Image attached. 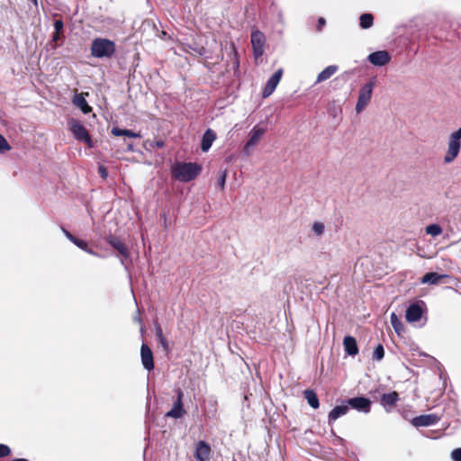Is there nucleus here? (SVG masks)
<instances>
[{
  "mask_svg": "<svg viewBox=\"0 0 461 461\" xmlns=\"http://www.w3.org/2000/svg\"><path fill=\"white\" fill-rule=\"evenodd\" d=\"M128 149H129L130 150H132V149H133L132 145H129V146H128Z\"/></svg>",
  "mask_w": 461,
  "mask_h": 461,
  "instance_id": "nucleus-45",
  "label": "nucleus"
},
{
  "mask_svg": "<svg viewBox=\"0 0 461 461\" xmlns=\"http://www.w3.org/2000/svg\"><path fill=\"white\" fill-rule=\"evenodd\" d=\"M11 146L5 139L3 135L0 134V154L9 151L11 149Z\"/></svg>",
  "mask_w": 461,
  "mask_h": 461,
  "instance_id": "nucleus-31",
  "label": "nucleus"
},
{
  "mask_svg": "<svg viewBox=\"0 0 461 461\" xmlns=\"http://www.w3.org/2000/svg\"><path fill=\"white\" fill-rule=\"evenodd\" d=\"M68 125L77 140L84 141L91 146L90 136L85 126L79 121L72 119L68 122Z\"/></svg>",
  "mask_w": 461,
  "mask_h": 461,
  "instance_id": "nucleus-6",
  "label": "nucleus"
},
{
  "mask_svg": "<svg viewBox=\"0 0 461 461\" xmlns=\"http://www.w3.org/2000/svg\"><path fill=\"white\" fill-rule=\"evenodd\" d=\"M74 244L78 247L79 249H83V250H87V243L82 240H79L77 238V240L74 241Z\"/></svg>",
  "mask_w": 461,
  "mask_h": 461,
  "instance_id": "nucleus-36",
  "label": "nucleus"
},
{
  "mask_svg": "<svg viewBox=\"0 0 461 461\" xmlns=\"http://www.w3.org/2000/svg\"><path fill=\"white\" fill-rule=\"evenodd\" d=\"M461 150V127L452 131L447 141V149L443 158L445 164H451L458 157Z\"/></svg>",
  "mask_w": 461,
  "mask_h": 461,
  "instance_id": "nucleus-2",
  "label": "nucleus"
},
{
  "mask_svg": "<svg viewBox=\"0 0 461 461\" xmlns=\"http://www.w3.org/2000/svg\"><path fill=\"white\" fill-rule=\"evenodd\" d=\"M265 41V35L261 32L255 31L251 33V44L256 59H258L263 55Z\"/></svg>",
  "mask_w": 461,
  "mask_h": 461,
  "instance_id": "nucleus-7",
  "label": "nucleus"
},
{
  "mask_svg": "<svg viewBox=\"0 0 461 461\" xmlns=\"http://www.w3.org/2000/svg\"><path fill=\"white\" fill-rule=\"evenodd\" d=\"M367 60L375 67H383L391 60V56L386 50H377L367 56Z\"/></svg>",
  "mask_w": 461,
  "mask_h": 461,
  "instance_id": "nucleus-10",
  "label": "nucleus"
},
{
  "mask_svg": "<svg viewBox=\"0 0 461 461\" xmlns=\"http://www.w3.org/2000/svg\"><path fill=\"white\" fill-rule=\"evenodd\" d=\"M426 233L437 237L442 233V228L438 224H430L426 227Z\"/></svg>",
  "mask_w": 461,
  "mask_h": 461,
  "instance_id": "nucleus-28",
  "label": "nucleus"
},
{
  "mask_svg": "<svg viewBox=\"0 0 461 461\" xmlns=\"http://www.w3.org/2000/svg\"><path fill=\"white\" fill-rule=\"evenodd\" d=\"M343 345L347 354L356 356L358 353V348L356 339L351 336H346L343 339Z\"/></svg>",
  "mask_w": 461,
  "mask_h": 461,
  "instance_id": "nucleus-19",
  "label": "nucleus"
},
{
  "mask_svg": "<svg viewBox=\"0 0 461 461\" xmlns=\"http://www.w3.org/2000/svg\"><path fill=\"white\" fill-rule=\"evenodd\" d=\"M451 458L454 461H461V448H456L451 452Z\"/></svg>",
  "mask_w": 461,
  "mask_h": 461,
  "instance_id": "nucleus-35",
  "label": "nucleus"
},
{
  "mask_svg": "<svg viewBox=\"0 0 461 461\" xmlns=\"http://www.w3.org/2000/svg\"><path fill=\"white\" fill-rule=\"evenodd\" d=\"M390 321L393 328L394 329L395 332L398 335H400L404 330L403 324L402 323L400 318L396 315V313H391Z\"/></svg>",
  "mask_w": 461,
  "mask_h": 461,
  "instance_id": "nucleus-26",
  "label": "nucleus"
},
{
  "mask_svg": "<svg viewBox=\"0 0 461 461\" xmlns=\"http://www.w3.org/2000/svg\"><path fill=\"white\" fill-rule=\"evenodd\" d=\"M447 275H439L435 272H429L423 276L421 278V284H429V285H437L443 278H446Z\"/></svg>",
  "mask_w": 461,
  "mask_h": 461,
  "instance_id": "nucleus-21",
  "label": "nucleus"
},
{
  "mask_svg": "<svg viewBox=\"0 0 461 461\" xmlns=\"http://www.w3.org/2000/svg\"><path fill=\"white\" fill-rule=\"evenodd\" d=\"M165 145L163 140H146L144 143V147L148 149L149 147L150 149H160L163 148Z\"/></svg>",
  "mask_w": 461,
  "mask_h": 461,
  "instance_id": "nucleus-29",
  "label": "nucleus"
},
{
  "mask_svg": "<svg viewBox=\"0 0 461 461\" xmlns=\"http://www.w3.org/2000/svg\"><path fill=\"white\" fill-rule=\"evenodd\" d=\"M161 337H164L163 333H162V330L160 327H157L156 328V338L158 340V339H160Z\"/></svg>",
  "mask_w": 461,
  "mask_h": 461,
  "instance_id": "nucleus-41",
  "label": "nucleus"
},
{
  "mask_svg": "<svg viewBox=\"0 0 461 461\" xmlns=\"http://www.w3.org/2000/svg\"><path fill=\"white\" fill-rule=\"evenodd\" d=\"M140 358L143 367L151 371L154 369V360L151 349L147 344H142L140 348Z\"/></svg>",
  "mask_w": 461,
  "mask_h": 461,
  "instance_id": "nucleus-13",
  "label": "nucleus"
},
{
  "mask_svg": "<svg viewBox=\"0 0 461 461\" xmlns=\"http://www.w3.org/2000/svg\"><path fill=\"white\" fill-rule=\"evenodd\" d=\"M227 170H224L218 178V185L222 190L225 187Z\"/></svg>",
  "mask_w": 461,
  "mask_h": 461,
  "instance_id": "nucleus-33",
  "label": "nucleus"
},
{
  "mask_svg": "<svg viewBox=\"0 0 461 461\" xmlns=\"http://www.w3.org/2000/svg\"><path fill=\"white\" fill-rule=\"evenodd\" d=\"M11 449L8 446L0 444V458L9 456Z\"/></svg>",
  "mask_w": 461,
  "mask_h": 461,
  "instance_id": "nucleus-34",
  "label": "nucleus"
},
{
  "mask_svg": "<svg viewBox=\"0 0 461 461\" xmlns=\"http://www.w3.org/2000/svg\"><path fill=\"white\" fill-rule=\"evenodd\" d=\"M63 22L61 20H56L54 23V28L57 33H59V32L63 29Z\"/></svg>",
  "mask_w": 461,
  "mask_h": 461,
  "instance_id": "nucleus-37",
  "label": "nucleus"
},
{
  "mask_svg": "<svg viewBox=\"0 0 461 461\" xmlns=\"http://www.w3.org/2000/svg\"><path fill=\"white\" fill-rule=\"evenodd\" d=\"M166 34V32H162V36H165Z\"/></svg>",
  "mask_w": 461,
  "mask_h": 461,
  "instance_id": "nucleus-46",
  "label": "nucleus"
},
{
  "mask_svg": "<svg viewBox=\"0 0 461 461\" xmlns=\"http://www.w3.org/2000/svg\"><path fill=\"white\" fill-rule=\"evenodd\" d=\"M201 169L196 163H176L172 167V175L181 182H189L199 175Z\"/></svg>",
  "mask_w": 461,
  "mask_h": 461,
  "instance_id": "nucleus-1",
  "label": "nucleus"
},
{
  "mask_svg": "<svg viewBox=\"0 0 461 461\" xmlns=\"http://www.w3.org/2000/svg\"><path fill=\"white\" fill-rule=\"evenodd\" d=\"M398 401V393L392 392L382 396L381 402L384 406H393Z\"/></svg>",
  "mask_w": 461,
  "mask_h": 461,
  "instance_id": "nucleus-24",
  "label": "nucleus"
},
{
  "mask_svg": "<svg viewBox=\"0 0 461 461\" xmlns=\"http://www.w3.org/2000/svg\"><path fill=\"white\" fill-rule=\"evenodd\" d=\"M348 404L353 409L365 413L369 412L371 402L369 399L365 397H355L348 401Z\"/></svg>",
  "mask_w": 461,
  "mask_h": 461,
  "instance_id": "nucleus-15",
  "label": "nucleus"
},
{
  "mask_svg": "<svg viewBox=\"0 0 461 461\" xmlns=\"http://www.w3.org/2000/svg\"><path fill=\"white\" fill-rule=\"evenodd\" d=\"M304 397L311 407H312L313 409H317L319 407V399L312 390H305Z\"/></svg>",
  "mask_w": 461,
  "mask_h": 461,
  "instance_id": "nucleus-25",
  "label": "nucleus"
},
{
  "mask_svg": "<svg viewBox=\"0 0 461 461\" xmlns=\"http://www.w3.org/2000/svg\"><path fill=\"white\" fill-rule=\"evenodd\" d=\"M325 23H326V22H325V19H324V18H322V17L319 18V20H318V26H319V29H321L322 26H324Z\"/></svg>",
  "mask_w": 461,
  "mask_h": 461,
  "instance_id": "nucleus-42",
  "label": "nucleus"
},
{
  "mask_svg": "<svg viewBox=\"0 0 461 461\" xmlns=\"http://www.w3.org/2000/svg\"><path fill=\"white\" fill-rule=\"evenodd\" d=\"M312 230L317 236H321L324 233L325 226L322 222L315 221L312 224Z\"/></svg>",
  "mask_w": 461,
  "mask_h": 461,
  "instance_id": "nucleus-30",
  "label": "nucleus"
},
{
  "mask_svg": "<svg viewBox=\"0 0 461 461\" xmlns=\"http://www.w3.org/2000/svg\"><path fill=\"white\" fill-rule=\"evenodd\" d=\"M266 132V129L259 127L258 125L254 126L249 131V139L243 147V153L246 156L250 155L253 148L258 144L259 140L263 137Z\"/></svg>",
  "mask_w": 461,
  "mask_h": 461,
  "instance_id": "nucleus-5",
  "label": "nucleus"
},
{
  "mask_svg": "<svg viewBox=\"0 0 461 461\" xmlns=\"http://www.w3.org/2000/svg\"><path fill=\"white\" fill-rule=\"evenodd\" d=\"M115 52V44L113 41L104 38H96L91 46V54L95 58H111Z\"/></svg>",
  "mask_w": 461,
  "mask_h": 461,
  "instance_id": "nucleus-3",
  "label": "nucleus"
},
{
  "mask_svg": "<svg viewBox=\"0 0 461 461\" xmlns=\"http://www.w3.org/2000/svg\"><path fill=\"white\" fill-rule=\"evenodd\" d=\"M282 75H283V69L279 68L268 79V81H267V85H266V86H265V88L263 90V93H262L263 97L267 98V97H268L269 95H272V93L275 91V89L276 88L277 85L279 84L280 79L282 77Z\"/></svg>",
  "mask_w": 461,
  "mask_h": 461,
  "instance_id": "nucleus-12",
  "label": "nucleus"
},
{
  "mask_svg": "<svg viewBox=\"0 0 461 461\" xmlns=\"http://www.w3.org/2000/svg\"><path fill=\"white\" fill-rule=\"evenodd\" d=\"M211 456V447L204 441H199L196 445L194 456L197 461H208Z\"/></svg>",
  "mask_w": 461,
  "mask_h": 461,
  "instance_id": "nucleus-16",
  "label": "nucleus"
},
{
  "mask_svg": "<svg viewBox=\"0 0 461 461\" xmlns=\"http://www.w3.org/2000/svg\"><path fill=\"white\" fill-rule=\"evenodd\" d=\"M215 139H216L215 132L212 130L208 129L203 136L202 144H201L202 150L204 152L208 151L209 149L212 147V144Z\"/></svg>",
  "mask_w": 461,
  "mask_h": 461,
  "instance_id": "nucleus-20",
  "label": "nucleus"
},
{
  "mask_svg": "<svg viewBox=\"0 0 461 461\" xmlns=\"http://www.w3.org/2000/svg\"><path fill=\"white\" fill-rule=\"evenodd\" d=\"M105 240L123 258L127 259L130 258V250L121 238L114 235H108Z\"/></svg>",
  "mask_w": 461,
  "mask_h": 461,
  "instance_id": "nucleus-8",
  "label": "nucleus"
},
{
  "mask_svg": "<svg viewBox=\"0 0 461 461\" xmlns=\"http://www.w3.org/2000/svg\"><path fill=\"white\" fill-rule=\"evenodd\" d=\"M438 418L435 414H424V415H420V416L413 418L411 420V423L414 427L419 428V427H428V426L434 425L438 422Z\"/></svg>",
  "mask_w": 461,
  "mask_h": 461,
  "instance_id": "nucleus-14",
  "label": "nucleus"
},
{
  "mask_svg": "<svg viewBox=\"0 0 461 461\" xmlns=\"http://www.w3.org/2000/svg\"><path fill=\"white\" fill-rule=\"evenodd\" d=\"M384 350L382 345H378L373 354V357L376 360H381L384 357Z\"/></svg>",
  "mask_w": 461,
  "mask_h": 461,
  "instance_id": "nucleus-32",
  "label": "nucleus"
},
{
  "mask_svg": "<svg viewBox=\"0 0 461 461\" xmlns=\"http://www.w3.org/2000/svg\"><path fill=\"white\" fill-rule=\"evenodd\" d=\"M176 393L177 398H176V402H174L172 409L166 413V417L179 419L185 413V410L183 408V402H182L184 393L181 391V389H179V388L176 389Z\"/></svg>",
  "mask_w": 461,
  "mask_h": 461,
  "instance_id": "nucleus-9",
  "label": "nucleus"
},
{
  "mask_svg": "<svg viewBox=\"0 0 461 461\" xmlns=\"http://www.w3.org/2000/svg\"><path fill=\"white\" fill-rule=\"evenodd\" d=\"M158 341L165 351H168V344L164 337H161L160 339H158Z\"/></svg>",
  "mask_w": 461,
  "mask_h": 461,
  "instance_id": "nucleus-38",
  "label": "nucleus"
},
{
  "mask_svg": "<svg viewBox=\"0 0 461 461\" xmlns=\"http://www.w3.org/2000/svg\"><path fill=\"white\" fill-rule=\"evenodd\" d=\"M112 134L114 136H126L129 138H140L141 135L139 132L132 131L131 130H122L117 127L112 129Z\"/></svg>",
  "mask_w": 461,
  "mask_h": 461,
  "instance_id": "nucleus-23",
  "label": "nucleus"
},
{
  "mask_svg": "<svg viewBox=\"0 0 461 461\" xmlns=\"http://www.w3.org/2000/svg\"><path fill=\"white\" fill-rule=\"evenodd\" d=\"M54 41H57L59 39V33L56 32V34L53 37Z\"/></svg>",
  "mask_w": 461,
  "mask_h": 461,
  "instance_id": "nucleus-44",
  "label": "nucleus"
},
{
  "mask_svg": "<svg viewBox=\"0 0 461 461\" xmlns=\"http://www.w3.org/2000/svg\"><path fill=\"white\" fill-rule=\"evenodd\" d=\"M86 252H87L88 254L93 255V256H98L97 253H95L94 250L90 249L88 247H87V250H86Z\"/></svg>",
  "mask_w": 461,
  "mask_h": 461,
  "instance_id": "nucleus-43",
  "label": "nucleus"
},
{
  "mask_svg": "<svg viewBox=\"0 0 461 461\" xmlns=\"http://www.w3.org/2000/svg\"><path fill=\"white\" fill-rule=\"evenodd\" d=\"M62 231L64 235L67 237L68 240H69L72 243L77 240L75 236H73L69 231H68L66 229H62Z\"/></svg>",
  "mask_w": 461,
  "mask_h": 461,
  "instance_id": "nucleus-39",
  "label": "nucleus"
},
{
  "mask_svg": "<svg viewBox=\"0 0 461 461\" xmlns=\"http://www.w3.org/2000/svg\"><path fill=\"white\" fill-rule=\"evenodd\" d=\"M374 87L375 82L369 81L359 89L358 98L356 104V112L357 113H360L369 104Z\"/></svg>",
  "mask_w": 461,
  "mask_h": 461,
  "instance_id": "nucleus-4",
  "label": "nucleus"
},
{
  "mask_svg": "<svg viewBox=\"0 0 461 461\" xmlns=\"http://www.w3.org/2000/svg\"><path fill=\"white\" fill-rule=\"evenodd\" d=\"M359 20L361 28L368 29L373 25L374 17L371 14H363Z\"/></svg>",
  "mask_w": 461,
  "mask_h": 461,
  "instance_id": "nucleus-27",
  "label": "nucleus"
},
{
  "mask_svg": "<svg viewBox=\"0 0 461 461\" xmlns=\"http://www.w3.org/2000/svg\"><path fill=\"white\" fill-rule=\"evenodd\" d=\"M86 95H88V93L76 94L72 102L77 107L80 108L84 113H88L92 109L86 100Z\"/></svg>",
  "mask_w": 461,
  "mask_h": 461,
  "instance_id": "nucleus-17",
  "label": "nucleus"
},
{
  "mask_svg": "<svg viewBox=\"0 0 461 461\" xmlns=\"http://www.w3.org/2000/svg\"><path fill=\"white\" fill-rule=\"evenodd\" d=\"M421 304H423L422 302L420 303H411L406 310L405 318L408 322H416L421 319L423 310L421 307Z\"/></svg>",
  "mask_w": 461,
  "mask_h": 461,
  "instance_id": "nucleus-11",
  "label": "nucleus"
},
{
  "mask_svg": "<svg viewBox=\"0 0 461 461\" xmlns=\"http://www.w3.org/2000/svg\"><path fill=\"white\" fill-rule=\"evenodd\" d=\"M99 173L103 178L107 177V171L104 166L99 167Z\"/></svg>",
  "mask_w": 461,
  "mask_h": 461,
  "instance_id": "nucleus-40",
  "label": "nucleus"
},
{
  "mask_svg": "<svg viewBox=\"0 0 461 461\" xmlns=\"http://www.w3.org/2000/svg\"><path fill=\"white\" fill-rule=\"evenodd\" d=\"M338 71L336 65H330L325 68L317 77L316 84L323 82L330 78Z\"/></svg>",
  "mask_w": 461,
  "mask_h": 461,
  "instance_id": "nucleus-22",
  "label": "nucleus"
},
{
  "mask_svg": "<svg viewBox=\"0 0 461 461\" xmlns=\"http://www.w3.org/2000/svg\"><path fill=\"white\" fill-rule=\"evenodd\" d=\"M348 411V405H338L334 407L329 413L328 420L329 423L334 422L339 418L346 415Z\"/></svg>",
  "mask_w": 461,
  "mask_h": 461,
  "instance_id": "nucleus-18",
  "label": "nucleus"
}]
</instances>
